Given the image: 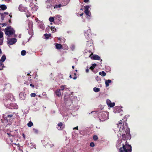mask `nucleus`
<instances>
[{"label":"nucleus","mask_w":152,"mask_h":152,"mask_svg":"<svg viewBox=\"0 0 152 152\" xmlns=\"http://www.w3.org/2000/svg\"><path fill=\"white\" fill-rule=\"evenodd\" d=\"M74 67H75L74 66H72V68L73 69H74Z\"/></svg>","instance_id":"4d7b16f0"},{"label":"nucleus","mask_w":152,"mask_h":152,"mask_svg":"<svg viewBox=\"0 0 152 152\" xmlns=\"http://www.w3.org/2000/svg\"><path fill=\"white\" fill-rule=\"evenodd\" d=\"M80 10H83V9L82 8H81L80 9Z\"/></svg>","instance_id":"69168bd1"},{"label":"nucleus","mask_w":152,"mask_h":152,"mask_svg":"<svg viewBox=\"0 0 152 152\" xmlns=\"http://www.w3.org/2000/svg\"><path fill=\"white\" fill-rule=\"evenodd\" d=\"M125 124L124 125V121L120 120L118 121L117 124L118 127L119 128V131L120 132V134L121 135L123 138L122 140L124 143L122 144V147L119 148V152H132V149L131 145L127 144L126 141L125 139H130L131 138L130 133V129L128 127L127 123L125 122Z\"/></svg>","instance_id":"f257e3e1"},{"label":"nucleus","mask_w":152,"mask_h":152,"mask_svg":"<svg viewBox=\"0 0 152 152\" xmlns=\"http://www.w3.org/2000/svg\"><path fill=\"white\" fill-rule=\"evenodd\" d=\"M73 129L74 130V129H77V130H78V126H77V127H74L73 128Z\"/></svg>","instance_id":"a18cd8bd"},{"label":"nucleus","mask_w":152,"mask_h":152,"mask_svg":"<svg viewBox=\"0 0 152 152\" xmlns=\"http://www.w3.org/2000/svg\"><path fill=\"white\" fill-rule=\"evenodd\" d=\"M21 54L22 56H25L26 54V51L25 50H23L21 51Z\"/></svg>","instance_id":"5701e85b"},{"label":"nucleus","mask_w":152,"mask_h":152,"mask_svg":"<svg viewBox=\"0 0 152 152\" xmlns=\"http://www.w3.org/2000/svg\"><path fill=\"white\" fill-rule=\"evenodd\" d=\"M27 125L28 127H31L33 125V124L31 121H30L27 124Z\"/></svg>","instance_id":"6ab92c4d"},{"label":"nucleus","mask_w":152,"mask_h":152,"mask_svg":"<svg viewBox=\"0 0 152 152\" xmlns=\"http://www.w3.org/2000/svg\"><path fill=\"white\" fill-rule=\"evenodd\" d=\"M61 6H62V5L61 4H59L58 5H56L54 7V8H60L61 7Z\"/></svg>","instance_id":"c85d7f7f"},{"label":"nucleus","mask_w":152,"mask_h":152,"mask_svg":"<svg viewBox=\"0 0 152 152\" xmlns=\"http://www.w3.org/2000/svg\"><path fill=\"white\" fill-rule=\"evenodd\" d=\"M5 1H9V0H4Z\"/></svg>","instance_id":"0e129e2a"},{"label":"nucleus","mask_w":152,"mask_h":152,"mask_svg":"<svg viewBox=\"0 0 152 152\" xmlns=\"http://www.w3.org/2000/svg\"><path fill=\"white\" fill-rule=\"evenodd\" d=\"M6 25V23H3V26H5Z\"/></svg>","instance_id":"3c124183"},{"label":"nucleus","mask_w":152,"mask_h":152,"mask_svg":"<svg viewBox=\"0 0 152 152\" xmlns=\"http://www.w3.org/2000/svg\"><path fill=\"white\" fill-rule=\"evenodd\" d=\"M66 86V85H62L60 87V88H61V90L63 91Z\"/></svg>","instance_id":"393cba45"},{"label":"nucleus","mask_w":152,"mask_h":152,"mask_svg":"<svg viewBox=\"0 0 152 152\" xmlns=\"http://www.w3.org/2000/svg\"><path fill=\"white\" fill-rule=\"evenodd\" d=\"M44 35L46 39H48L51 37V34H44Z\"/></svg>","instance_id":"4468645a"},{"label":"nucleus","mask_w":152,"mask_h":152,"mask_svg":"<svg viewBox=\"0 0 152 152\" xmlns=\"http://www.w3.org/2000/svg\"><path fill=\"white\" fill-rule=\"evenodd\" d=\"M13 116V114H10V115H7V117L9 118H11Z\"/></svg>","instance_id":"4c0bfd02"},{"label":"nucleus","mask_w":152,"mask_h":152,"mask_svg":"<svg viewBox=\"0 0 152 152\" xmlns=\"http://www.w3.org/2000/svg\"><path fill=\"white\" fill-rule=\"evenodd\" d=\"M99 74L102 76H104L106 75V73L104 71H102L101 72H99Z\"/></svg>","instance_id":"f3484780"},{"label":"nucleus","mask_w":152,"mask_h":152,"mask_svg":"<svg viewBox=\"0 0 152 152\" xmlns=\"http://www.w3.org/2000/svg\"><path fill=\"white\" fill-rule=\"evenodd\" d=\"M50 24H52V23H50Z\"/></svg>","instance_id":"774afa93"},{"label":"nucleus","mask_w":152,"mask_h":152,"mask_svg":"<svg viewBox=\"0 0 152 152\" xmlns=\"http://www.w3.org/2000/svg\"><path fill=\"white\" fill-rule=\"evenodd\" d=\"M111 102V101H110V100L109 99L107 100L106 103H107V105L108 106H109V105H110V104Z\"/></svg>","instance_id":"cd10ccee"},{"label":"nucleus","mask_w":152,"mask_h":152,"mask_svg":"<svg viewBox=\"0 0 152 152\" xmlns=\"http://www.w3.org/2000/svg\"><path fill=\"white\" fill-rule=\"evenodd\" d=\"M55 20V18L53 17H50L49 19V21L51 22H53Z\"/></svg>","instance_id":"4be33fe9"},{"label":"nucleus","mask_w":152,"mask_h":152,"mask_svg":"<svg viewBox=\"0 0 152 152\" xmlns=\"http://www.w3.org/2000/svg\"><path fill=\"white\" fill-rule=\"evenodd\" d=\"M77 78V77L76 76H75L73 78V79H74V80H76Z\"/></svg>","instance_id":"de8ad7c7"},{"label":"nucleus","mask_w":152,"mask_h":152,"mask_svg":"<svg viewBox=\"0 0 152 152\" xmlns=\"http://www.w3.org/2000/svg\"><path fill=\"white\" fill-rule=\"evenodd\" d=\"M58 40H61V38H60V37L58 38Z\"/></svg>","instance_id":"864d4df0"},{"label":"nucleus","mask_w":152,"mask_h":152,"mask_svg":"<svg viewBox=\"0 0 152 152\" xmlns=\"http://www.w3.org/2000/svg\"><path fill=\"white\" fill-rule=\"evenodd\" d=\"M76 71L77 72V70H76Z\"/></svg>","instance_id":"338daca9"},{"label":"nucleus","mask_w":152,"mask_h":152,"mask_svg":"<svg viewBox=\"0 0 152 152\" xmlns=\"http://www.w3.org/2000/svg\"><path fill=\"white\" fill-rule=\"evenodd\" d=\"M55 46L56 48L57 49H60L61 48H62V45L61 44L56 43Z\"/></svg>","instance_id":"ddd939ff"},{"label":"nucleus","mask_w":152,"mask_h":152,"mask_svg":"<svg viewBox=\"0 0 152 152\" xmlns=\"http://www.w3.org/2000/svg\"><path fill=\"white\" fill-rule=\"evenodd\" d=\"M22 136H23L24 139H25L26 136L25 134L24 133H23L22 134Z\"/></svg>","instance_id":"37998d69"},{"label":"nucleus","mask_w":152,"mask_h":152,"mask_svg":"<svg viewBox=\"0 0 152 152\" xmlns=\"http://www.w3.org/2000/svg\"><path fill=\"white\" fill-rule=\"evenodd\" d=\"M75 46L74 45H72L71 46V49L73 50H74V49H75Z\"/></svg>","instance_id":"c9c22d12"},{"label":"nucleus","mask_w":152,"mask_h":152,"mask_svg":"<svg viewBox=\"0 0 152 152\" xmlns=\"http://www.w3.org/2000/svg\"><path fill=\"white\" fill-rule=\"evenodd\" d=\"M111 80H106L105 81L106 86V87L108 86L109 85V83H111Z\"/></svg>","instance_id":"dca6fc26"},{"label":"nucleus","mask_w":152,"mask_h":152,"mask_svg":"<svg viewBox=\"0 0 152 152\" xmlns=\"http://www.w3.org/2000/svg\"><path fill=\"white\" fill-rule=\"evenodd\" d=\"M9 109H17V106L15 104L10 103V104H7L6 106Z\"/></svg>","instance_id":"20e7f679"},{"label":"nucleus","mask_w":152,"mask_h":152,"mask_svg":"<svg viewBox=\"0 0 152 152\" xmlns=\"http://www.w3.org/2000/svg\"><path fill=\"white\" fill-rule=\"evenodd\" d=\"M1 49H0V53H1Z\"/></svg>","instance_id":"6e6d98bb"},{"label":"nucleus","mask_w":152,"mask_h":152,"mask_svg":"<svg viewBox=\"0 0 152 152\" xmlns=\"http://www.w3.org/2000/svg\"><path fill=\"white\" fill-rule=\"evenodd\" d=\"M3 14H4V15H8L9 13L8 12H4Z\"/></svg>","instance_id":"ea45409f"},{"label":"nucleus","mask_w":152,"mask_h":152,"mask_svg":"<svg viewBox=\"0 0 152 152\" xmlns=\"http://www.w3.org/2000/svg\"><path fill=\"white\" fill-rule=\"evenodd\" d=\"M55 93L56 94V95L58 97H60L61 96V89H59L57 90L56 91Z\"/></svg>","instance_id":"1a4fd4ad"},{"label":"nucleus","mask_w":152,"mask_h":152,"mask_svg":"<svg viewBox=\"0 0 152 152\" xmlns=\"http://www.w3.org/2000/svg\"><path fill=\"white\" fill-rule=\"evenodd\" d=\"M9 16H10V17H12V15H10Z\"/></svg>","instance_id":"680f3d73"},{"label":"nucleus","mask_w":152,"mask_h":152,"mask_svg":"<svg viewBox=\"0 0 152 152\" xmlns=\"http://www.w3.org/2000/svg\"><path fill=\"white\" fill-rule=\"evenodd\" d=\"M27 75H30V74L29 73H28L27 74Z\"/></svg>","instance_id":"052dcab7"},{"label":"nucleus","mask_w":152,"mask_h":152,"mask_svg":"<svg viewBox=\"0 0 152 152\" xmlns=\"http://www.w3.org/2000/svg\"><path fill=\"white\" fill-rule=\"evenodd\" d=\"M1 19L2 20H3L4 19V14H2L1 15Z\"/></svg>","instance_id":"58836bf2"},{"label":"nucleus","mask_w":152,"mask_h":152,"mask_svg":"<svg viewBox=\"0 0 152 152\" xmlns=\"http://www.w3.org/2000/svg\"><path fill=\"white\" fill-rule=\"evenodd\" d=\"M2 66L1 68L0 69V70H2L3 69V67H4V64L2 63H0V66Z\"/></svg>","instance_id":"f704fd0d"},{"label":"nucleus","mask_w":152,"mask_h":152,"mask_svg":"<svg viewBox=\"0 0 152 152\" xmlns=\"http://www.w3.org/2000/svg\"><path fill=\"white\" fill-rule=\"evenodd\" d=\"M115 105V103L114 102L111 103L110 105L109 106V107H113Z\"/></svg>","instance_id":"a878e982"},{"label":"nucleus","mask_w":152,"mask_h":152,"mask_svg":"<svg viewBox=\"0 0 152 152\" xmlns=\"http://www.w3.org/2000/svg\"><path fill=\"white\" fill-rule=\"evenodd\" d=\"M8 41V44L10 45H12L17 42V39L15 38H12L10 39Z\"/></svg>","instance_id":"423d86ee"},{"label":"nucleus","mask_w":152,"mask_h":152,"mask_svg":"<svg viewBox=\"0 0 152 152\" xmlns=\"http://www.w3.org/2000/svg\"><path fill=\"white\" fill-rule=\"evenodd\" d=\"M0 8L3 10H4L7 9V7L4 4H2L0 5Z\"/></svg>","instance_id":"2eb2a0df"},{"label":"nucleus","mask_w":152,"mask_h":152,"mask_svg":"<svg viewBox=\"0 0 152 152\" xmlns=\"http://www.w3.org/2000/svg\"><path fill=\"white\" fill-rule=\"evenodd\" d=\"M96 66V64H93L92 65V66H90V69L92 70H93L94 69V68Z\"/></svg>","instance_id":"a211bd4d"},{"label":"nucleus","mask_w":152,"mask_h":152,"mask_svg":"<svg viewBox=\"0 0 152 152\" xmlns=\"http://www.w3.org/2000/svg\"><path fill=\"white\" fill-rule=\"evenodd\" d=\"M100 89L98 88L94 87L93 88V90L95 92H99L100 91Z\"/></svg>","instance_id":"412c9836"},{"label":"nucleus","mask_w":152,"mask_h":152,"mask_svg":"<svg viewBox=\"0 0 152 152\" xmlns=\"http://www.w3.org/2000/svg\"><path fill=\"white\" fill-rule=\"evenodd\" d=\"M122 142V141L121 140H117L116 144V147L117 148H120L121 146H122L121 143Z\"/></svg>","instance_id":"6e6552de"},{"label":"nucleus","mask_w":152,"mask_h":152,"mask_svg":"<svg viewBox=\"0 0 152 152\" xmlns=\"http://www.w3.org/2000/svg\"><path fill=\"white\" fill-rule=\"evenodd\" d=\"M98 137L97 135H94L93 137V139L94 141L97 140L98 139Z\"/></svg>","instance_id":"bb28decb"},{"label":"nucleus","mask_w":152,"mask_h":152,"mask_svg":"<svg viewBox=\"0 0 152 152\" xmlns=\"http://www.w3.org/2000/svg\"><path fill=\"white\" fill-rule=\"evenodd\" d=\"M99 117L100 119L102 121H104L106 120L107 117L105 113L104 112L100 113L99 115Z\"/></svg>","instance_id":"f03ea898"},{"label":"nucleus","mask_w":152,"mask_h":152,"mask_svg":"<svg viewBox=\"0 0 152 152\" xmlns=\"http://www.w3.org/2000/svg\"><path fill=\"white\" fill-rule=\"evenodd\" d=\"M30 95L31 97H35L36 96V94L34 93H32Z\"/></svg>","instance_id":"473e14b6"},{"label":"nucleus","mask_w":152,"mask_h":152,"mask_svg":"<svg viewBox=\"0 0 152 152\" xmlns=\"http://www.w3.org/2000/svg\"><path fill=\"white\" fill-rule=\"evenodd\" d=\"M90 146L92 147H94L95 146L94 143L93 142H91L90 143Z\"/></svg>","instance_id":"2f4dec72"},{"label":"nucleus","mask_w":152,"mask_h":152,"mask_svg":"<svg viewBox=\"0 0 152 152\" xmlns=\"http://www.w3.org/2000/svg\"><path fill=\"white\" fill-rule=\"evenodd\" d=\"M3 41L2 40H1L0 39V43H2L3 42Z\"/></svg>","instance_id":"603ef678"},{"label":"nucleus","mask_w":152,"mask_h":152,"mask_svg":"<svg viewBox=\"0 0 152 152\" xmlns=\"http://www.w3.org/2000/svg\"><path fill=\"white\" fill-rule=\"evenodd\" d=\"M30 86L33 88H34V85H33L32 84H30Z\"/></svg>","instance_id":"79ce46f5"},{"label":"nucleus","mask_w":152,"mask_h":152,"mask_svg":"<svg viewBox=\"0 0 152 152\" xmlns=\"http://www.w3.org/2000/svg\"><path fill=\"white\" fill-rule=\"evenodd\" d=\"M57 125L58 126L60 127V128L59 129L58 128V130H62L64 128V126H63V123L61 122H60Z\"/></svg>","instance_id":"9d476101"},{"label":"nucleus","mask_w":152,"mask_h":152,"mask_svg":"<svg viewBox=\"0 0 152 152\" xmlns=\"http://www.w3.org/2000/svg\"><path fill=\"white\" fill-rule=\"evenodd\" d=\"M69 77L70 78H72V75H70Z\"/></svg>","instance_id":"5fc2aeb1"},{"label":"nucleus","mask_w":152,"mask_h":152,"mask_svg":"<svg viewBox=\"0 0 152 152\" xmlns=\"http://www.w3.org/2000/svg\"><path fill=\"white\" fill-rule=\"evenodd\" d=\"M92 59L93 60H99L100 59V57L97 55H94L93 56Z\"/></svg>","instance_id":"f8f14e48"},{"label":"nucleus","mask_w":152,"mask_h":152,"mask_svg":"<svg viewBox=\"0 0 152 152\" xmlns=\"http://www.w3.org/2000/svg\"><path fill=\"white\" fill-rule=\"evenodd\" d=\"M68 47H67V46L66 47V48H66V49H68Z\"/></svg>","instance_id":"bf43d9fd"},{"label":"nucleus","mask_w":152,"mask_h":152,"mask_svg":"<svg viewBox=\"0 0 152 152\" xmlns=\"http://www.w3.org/2000/svg\"><path fill=\"white\" fill-rule=\"evenodd\" d=\"M89 1V0H84V2L85 3H87Z\"/></svg>","instance_id":"49530a36"},{"label":"nucleus","mask_w":152,"mask_h":152,"mask_svg":"<svg viewBox=\"0 0 152 152\" xmlns=\"http://www.w3.org/2000/svg\"><path fill=\"white\" fill-rule=\"evenodd\" d=\"M74 75L76 76V73H74Z\"/></svg>","instance_id":"e2e57ef3"},{"label":"nucleus","mask_w":152,"mask_h":152,"mask_svg":"<svg viewBox=\"0 0 152 152\" xmlns=\"http://www.w3.org/2000/svg\"><path fill=\"white\" fill-rule=\"evenodd\" d=\"M92 53L91 54L90 56H89V57H91V59H92V58H93V57H91V56L92 55Z\"/></svg>","instance_id":"09e8293b"},{"label":"nucleus","mask_w":152,"mask_h":152,"mask_svg":"<svg viewBox=\"0 0 152 152\" xmlns=\"http://www.w3.org/2000/svg\"><path fill=\"white\" fill-rule=\"evenodd\" d=\"M89 6L88 5L85 6L84 7L85 9L84 12L86 15L89 16H90L91 15V12L89 11Z\"/></svg>","instance_id":"7ed1b4c3"},{"label":"nucleus","mask_w":152,"mask_h":152,"mask_svg":"<svg viewBox=\"0 0 152 152\" xmlns=\"http://www.w3.org/2000/svg\"><path fill=\"white\" fill-rule=\"evenodd\" d=\"M96 80L97 81H99V80H100L101 79L98 76H97L96 78Z\"/></svg>","instance_id":"e433bc0d"},{"label":"nucleus","mask_w":152,"mask_h":152,"mask_svg":"<svg viewBox=\"0 0 152 152\" xmlns=\"http://www.w3.org/2000/svg\"><path fill=\"white\" fill-rule=\"evenodd\" d=\"M33 130L35 133H38V130L35 128H33Z\"/></svg>","instance_id":"7c9ffc66"},{"label":"nucleus","mask_w":152,"mask_h":152,"mask_svg":"<svg viewBox=\"0 0 152 152\" xmlns=\"http://www.w3.org/2000/svg\"><path fill=\"white\" fill-rule=\"evenodd\" d=\"M14 33L15 31L13 29L9 31H6L5 32V34L8 36L12 35Z\"/></svg>","instance_id":"0eeeda50"},{"label":"nucleus","mask_w":152,"mask_h":152,"mask_svg":"<svg viewBox=\"0 0 152 152\" xmlns=\"http://www.w3.org/2000/svg\"><path fill=\"white\" fill-rule=\"evenodd\" d=\"M11 27L10 26H9L8 27H7L6 28H5L4 29V31L5 32L6 31H9Z\"/></svg>","instance_id":"c756f323"},{"label":"nucleus","mask_w":152,"mask_h":152,"mask_svg":"<svg viewBox=\"0 0 152 152\" xmlns=\"http://www.w3.org/2000/svg\"><path fill=\"white\" fill-rule=\"evenodd\" d=\"M50 29L51 30L53 31V32H55L56 31V29L54 27L51 26Z\"/></svg>","instance_id":"b1692460"},{"label":"nucleus","mask_w":152,"mask_h":152,"mask_svg":"<svg viewBox=\"0 0 152 152\" xmlns=\"http://www.w3.org/2000/svg\"><path fill=\"white\" fill-rule=\"evenodd\" d=\"M3 33L0 31V38H1L3 37Z\"/></svg>","instance_id":"72a5a7b5"},{"label":"nucleus","mask_w":152,"mask_h":152,"mask_svg":"<svg viewBox=\"0 0 152 152\" xmlns=\"http://www.w3.org/2000/svg\"><path fill=\"white\" fill-rule=\"evenodd\" d=\"M9 23H11V20H10L9 21Z\"/></svg>","instance_id":"13d9d810"},{"label":"nucleus","mask_w":152,"mask_h":152,"mask_svg":"<svg viewBox=\"0 0 152 152\" xmlns=\"http://www.w3.org/2000/svg\"><path fill=\"white\" fill-rule=\"evenodd\" d=\"M58 75H61V78L62 79L63 78V75L62 74H61V73H59L58 74Z\"/></svg>","instance_id":"a19ab883"},{"label":"nucleus","mask_w":152,"mask_h":152,"mask_svg":"<svg viewBox=\"0 0 152 152\" xmlns=\"http://www.w3.org/2000/svg\"><path fill=\"white\" fill-rule=\"evenodd\" d=\"M20 98V99L22 100H24L25 99V96L23 93H20L19 94Z\"/></svg>","instance_id":"9b49d317"},{"label":"nucleus","mask_w":152,"mask_h":152,"mask_svg":"<svg viewBox=\"0 0 152 152\" xmlns=\"http://www.w3.org/2000/svg\"><path fill=\"white\" fill-rule=\"evenodd\" d=\"M6 59V57L5 56L3 55L2 56V57L1 58V61H2V62H3L4 61H5Z\"/></svg>","instance_id":"aec40b11"},{"label":"nucleus","mask_w":152,"mask_h":152,"mask_svg":"<svg viewBox=\"0 0 152 152\" xmlns=\"http://www.w3.org/2000/svg\"><path fill=\"white\" fill-rule=\"evenodd\" d=\"M61 16L60 15H56L55 17V22L57 23H59L61 20Z\"/></svg>","instance_id":"39448f33"},{"label":"nucleus","mask_w":152,"mask_h":152,"mask_svg":"<svg viewBox=\"0 0 152 152\" xmlns=\"http://www.w3.org/2000/svg\"><path fill=\"white\" fill-rule=\"evenodd\" d=\"M83 13H81V14H80V16H81H81H83Z\"/></svg>","instance_id":"8fccbe9b"},{"label":"nucleus","mask_w":152,"mask_h":152,"mask_svg":"<svg viewBox=\"0 0 152 152\" xmlns=\"http://www.w3.org/2000/svg\"><path fill=\"white\" fill-rule=\"evenodd\" d=\"M86 72L87 73H88L89 71V69L88 68L86 69Z\"/></svg>","instance_id":"c03bdc74"}]
</instances>
